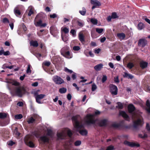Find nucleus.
<instances>
[{"label":"nucleus","instance_id":"49530a36","mask_svg":"<svg viewBox=\"0 0 150 150\" xmlns=\"http://www.w3.org/2000/svg\"><path fill=\"white\" fill-rule=\"evenodd\" d=\"M2 22L4 23H9V22L8 20L6 18H4L3 19Z\"/></svg>","mask_w":150,"mask_h":150},{"label":"nucleus","instance_id":"4d7b16f0","mask_svg":"<svg viewBox=\"0 0 150 150\" xmlns=\"http://www.w3.org/2000/svg\"><path fill=\"white\" fill-rule=\"evenodd\" d=\"M57 17V16L56 14L55 13H54L53 14L50 15V18H56Z\"/></svg>","mask_w":150,"mask_h":150},{"label":"nucleus","instance_id":"6e6d98bb","mask_svg":"<svg viewBox=\"0 0 150 150\" xmlns=\"http://www.w3.org/2000/svg\"><path fill=\"white\" fill-rule=\"evenodd\" d=\"M100 51V49L98 48L97 49H95L94 50V52L96 54H99Z\"/></svg>","mask_w":150,"mask_h":150},{"label":"nucleus","instance_id":"473e14b6","mask_svg":"<svg viewBox=\"0 0 150 150\" xmlns=\"http://www.w3.org/2000/svg\"><path fill=\"white\" fill-rule=\"evenodd\" d=\"M117 105L116 107L117 108L120 109H122L123 107V106L122 103L120 102L117 103Z\"/></svg>","mask_w":150,"mask_h":150},{"label":"nucleus","instance_id":"f704fd0d","mask_svg":"<svg viewBox=\"0 0 150 150\" xmlns=\"http://www.w3.org/2000/svg\"><path fill=\"white\" fill-rule=\"evenodd\" d=\"M104 30L103 28H96V31L99 34H100L103 32Z\"/></svg>","mask_w":150,"mask_h":150},{"label":"nucleus","instance_id":"9b49d317","mask_svg":"<svg viewBox=\"0 0 150 150\" xmlns=\"http://www.w3.org/2000/svg\"><path fill=\"white\" fill-rule=\"evenodd\" d=\"M124 144L126 145L131 147H133L135 146L139 147V144L133 142H129L127 141H124Z\"/></svg>","mask_w":150,"mask_h":150},{"label":"nucleus","instance_id":"13d9d810","mask_svg":"<svg viewBox=\"0 0 150 150\" xmlns=\"http://www.w3.org/2000/svg\"><path fill=\"white\" fill-rule=\"evenodd\" d=\"M44 64L45 66H49L50 64V62H44Z\"/></svg>","mask_w":150,"mask_h":150},{"label":"nucleus","instance_id":"aec40b11","mask_svg":"<svg viewBox=\"0 0 150 150\" xmlns=\"http://www.w3.org/2000/svg\"><path fill=\"white\" fill-rule=\"evenodd\" d=\"M103 65L102 64H100L97 65L94 67L96 71H99L103 67Z\"/></svg>","mask_w":150,"mask_h":150},{"label":"nucleus","instance_id":"393cba45","mask_svg":"<svg viewBox=\"0 0 150 150\" xmlns=\"http://www.w3.org/2000/svg\"><path fill=\"white\" fill-rule=\"evenodd\" d=\"M35 121V119L33 117H31L28 119L27 122L28 124H30L34 123Z\"/></svg>","mask_w":150,"mask_h":150},{"label":"nucleus","instance_id":"bb28decb","mask_svg":"<svg viewBox=\"0 0 150 150\" xmlns=\"http://www.w3.org/2000/svg\"><path fill=\"white\" fill-rule=\"evenodd\" d=\"M144 28V25L142 23H139L137 25V28L139 30H142Z\"/></svg>","mask_w":150,"mask_h":150},{"label":"nucleus","instance_id":"bf43d9fd","mask_svg":"<svg viewBox=\"0 0 150 150\" xmlns=\"http://www.w3.org/2000/svg\"><path fill=\"white\" fill-rule=\"evenodd\" d=\"M10 54V52L8 51H7L6 52H4V55H8Z\"/></svg>","mask_w":150,"mask_h":150},{"label":"nucleus","instance_id":"f03ea898","mask_svg":"<svg viewBox=\"0 0 150 150\" xmlns=\"http://www.w3.org/2000/svg\"><path fill=\"white\" fill-rule=\"evenodd\" d=\"M80 119V117L79 115H76L72 117V120L74 126V129L77 131L79 132L82 135H86L88 132L85 129H82L84 127L83 125L81 124L79 120Z\"/></svg>","mask_w":150,"mask_h":150},{"label":"nucleus","instance_id":"6ab92c4d","mask_svg":"<svg viewBox=\"0 0 150 150\" xmlns=\"http://www.w3.org/2000/svg\"><path fill=\"white\" fill-rule=\"evenodd\" d=\"M78 37L79 40L81 42H83L85 41L84 36L82 33L81 32L79 33V34Z\"/></svg>","mask_w":150,"mask_h":150},{"label":"nucleus","instance_id":"de8ad7c7","mask_svg":"<svg viewBox=\"0 0 150 150\" xmlns=\"http://www.w3.org/2000/svg\"><path fill=\"white\" fill-rule=\"evenodd\" d=\"M81 142L79 140H78L75 142L74 143V145L76 146H78L81 145Z\"/></svg>","mask_w":150,"mask_h":150},{"label":"nucleus","instance_id":"1a4fd4ad","mask_svg":"<svg viewBox=\"0 0 150 150\" xmlns=\"http://www.w3.org/2000/svg\"><path fill=\"white\" fill-rule=\"evenodd\" d=\"M52 134V132L50 129H47V135L46 136H44L40 137V139L42 141L46 142L48 141L49 139L48 138L47 136H51Z\"/></svg>","mask_w":150,"mask_h":150},{"label":"nucleus","instance_id":"052dcab7","mask_svg":"<svg viewBox=\"0 0 150 150\" xmlns=\"http://www.w3.org/2000/svg\"><path fill=\"white\" fill-rule=\"evenodd\" d=\"M109 67L111 68H113L114 67L113 64L112 62H110L108 64Z\"/></svg>","mask_w":150,"mask_h":150},{"label":"nucleus","instance_id":"2f4dec72","mask_svg":"<svg viewBox=\"0 0 150 150\" xmlns=\"http://www.w3.org/2000/svg\"><path fill=\"white\" fill-rule=\"evenodd\" d=\"M61 30L65 33H67L69 32V30L68 28L66 27H62L61 28Z\"/></svg>","mask_w":150,"mask_h":150},{"label":"nucleus","instance_id":"2eb2a0df","mask_svg":"<svg viewBox=\"0 0 150 150\" xmlns=\"http://www.w3.org/2000/svg\"><path fill=\"white\" fill-rule=\"evenodd\" d=\"M107 120L105 119L103 120H98L95 123H98L99 125L100 126H105L107 124Z\"/></svg>","mask_w":150,"mask_h":150},{"label":"nucleus","instance_id":"5fc2aeb1","mask_svg":"<svg viewBox=\"0 0 150 150\" xmlns=\"http://www.w3.org/2000/svg\"><path fill=\"white\" fill-rule=\"evenodd\" d=\"M7 144L8 145L12 146L14 144V142L12 141H10L7 142Z\"/></svg>","mask_w":150,"mask_h":150},{"label":"nucleus","instance_id":"b1692460","mask_svg":"<svg viewBox=\"0 0 150 150\" xmlns=\"http://www.w3.org/2000/svg\"><path fill=\"white\" fill-rule=\"evenodd\" d=\"M117 36L120 39H124L125 37V34L123 33H118L117 34Z\"/></svg>","mask_w":150,"mask_h":150},{"label":"nucleus","instance_id":"c85d7f7f","mask_svg":"<svg viewBox=\"0 0 150 150\" xmlns=\"http://www.w3.org/2000/svg\"><path fill=\"white\" fill-rule=\"evenodd\" d=\"M91 22L94 25H96L98 23V21L97 19L94 18H92L91 19Z\"/></svg>","mask_w":150,"mask_h":150},{"label":"nucleus","instance_id":"37998d69","mask_svg":"<svg viewBox=\"0 0 150 150\" xmlns=\"http://www.w3.org/2000/svg\"><path fill=\"white\" fill-rule=\"evenodd\" d=\"M77 23L78 25L81 27H83L84 25V23L83 21H78Z\"/></svg>","mask_w":150,"mask_h":150},{"label":"nucleus","instance_id":"e2e57ef3","mask_svg":"<svg viewBox=\"0 0 150 150\" xmlns=\"http://www.w3.org/2000/svg\"><path fill=\"white\" fill-rule=\"evenodd\" d=\"M146 129L148 131H150V126L148 123L146 124Z\"/></svg>","mask_w":150,"mask_h":150},{"label":"nucleus","instance_id":"6e6552de","mask_svg":"<svg viewBox=\"0 0 150 150\" xmlns=\"http://www.w3.org/2000/svg\"><path fill=\"white\" fill-rule=\"evenodd\" d=\"M39 16V15H38L35 18L34 21L35 24L37 26L45 27L47 25L46 23H42V21L41 20H39L38 21H37V18Z\"/></svg>","mask_w":150,"mask_h":150},{"label":"nucleus","instance_id":"423d86ee","mask_svg":"<svg viewBox=\"0 0 150 150\" xmlns=\"http://www.w3.org/2000/svg\"><path fill=\"white\" fill-rule=\"evenodd\" d=\"M32 136L30 135H26L24 139V141L25 144L30 147L34 146L33 143L31 142Z\"/></svg>","mask_w":150,"mask_h":150},{"label":"nucleus","instance_id":"f257e3e1","mask_svg":"<svg viewBox=\"0 0 150 150\" xmlns=\"http://www.w3.org/2000/svg\"><path fill=\"white\" fill-rule=\"evenodd\" d=\"M129 112L132 114V118L134 120L136 118L137 120L134 121L133 126L134 128H137L139 126H141L144 123L143 120L141 116L136 113H132L135 109V107L133 105L129 104L128 107Z\"/></svg>","mask_w":150,"mask_h":150},{"label":"nucleus","instance_id":"338daca9","mask_svg":"<svg viewBox=\"0 0 150 150\" xmlns=\"http://www.w3.org/2000/svg\"><path fill=\"white\" fill-rule=\"evenodd\" d=\"M23 103L22 102H19L17 103V105L19 106H22L23 105Z\"/></svg>","mask_w":150,"mask_h":150},{"label":"nucleus","instance_id":"72a5a7b5","mask_svg":"<svg viewBox=\"0 0 150 150\" xmlns=\"http://www.w3.org/2000/svg\"><path fill=\"white\" fill-rule=\"evenodd\" d=\"M97 88V86L94 83H93L92 85L91 90L92 91H94Z\"/></svg>","mask_w":150,"mask_h":150},{"label":"nucleus","instance_id":"864d4df0","mask_svg":"<svg viewBox=\"0 0 150 150\" xmlns=\"http://www.w3.org/2000/svg\"><path fill=\"white\" fill-rule=\"evenodd\" d=\"M113 149L114 146L112 145H110L107 148L106 150H112Z\"/></svg>","mask_w":150,"mask_h":150},{"label":"nucleus","instance_id":"a19ab883","mask_svg":"<svg viewBox=\"0 0 150 150\" xmlns=\"http://www.w3.org/2000/svg\"><path fill=\"white\" fill-rule=\"evenodd\" d=\"M139 137L142 138H146L148 136L147 135L146 133L144 134L143 135L142 134H139Z\"/></svg>","mask_w":150,"mask_h":150},{"label":"nucleus","instance_id":"39448f33","mask_svg":"<svg viewBox=\"0 0 150 150\" xmlns=\"http://www.w3.org/2000/svg\"><path fill=\"white\" fill-rule=\"evenodd\" d=\"M69 137H71L72 134L71 131L68 129H65L60 132H58L57 133V136L59 139H64L67 135V134Z\"/></svg>","mask_w":150,"mask_h":150},{"label":"nucleus","instance_id":"8fccbe9b","mask_svg":"<svg viewBox=\"0 0 150 150\" xmlns=\"http://www.w3.org/2000/svg\"><path fill=\"white\" fill-rule=\"evenodd\" d=\"M107 79V76L105 75H103L102 79V81L103 83H104L106 81Z\"/></svg>","mask_w":150,"mask_h":150},{"label":"nucleus","instance_id":"680f3d73","mask_svg":"<svg viewBox=\"0 0 150 150\" xmlns=\"http://www.w3.org/2000/svg\"><path fill=\"white\" fill-rule=\"evenodd\" d=\"M35 56L38 58V59L39 60H41V59H40L39 58L41 57V54H36Z\"/></svg>","mask_w":150,"mask_h":150},{"label":"nucleus","instance_id":"4c0bfd02","mask_svg":"<svg viewBox=\"0 0 150 150\" xmlns=\"http://www.w3.org/2000/svg\"><path fill=\"white\" fill-rule=\"evenodd\" d=\"M111 16L112 18L113 19H115L118 18L117 13L115 12L112 13Z\"/></svg>","mask_w":150,"mask_h":150},{"label":"nucleus","instance_id":"79ce46f5","mask_svg":"<svg viewBox=\"0 0 150 150\" xmlns=\"http://www.w3.org/2000/svg\"><path fill=\"white\" fill-rule=\"evenodd\" d=\"M134 66V64L131 62L129 63L127 65V67L130 69H132Z\"/></svg>","mask_w":150,"mask_h":150},{"label":"nucleus","instance_id":"c03bdc74","mask_svg":"<svg viewBox=\"0 0 150 150\" xmlns=\"http://www.w3.org/2000/svg\"><path fill=\"white\" fill-rule=\"evenodd\" d=\"M64 70L66 72L69 73H71L73 72V71L71 70H70L68 69L67 67H65L64 69Z\"/></svg>","mask_w":150,"mask_h":150},{"label":"nucleus","instance_id":"412c9836","mask_svg":"<svg viewBox=\"0 0 150 150\" xmlns=\"http://www.w3.org/2000/svg\"><path fill=\"white\" fill-rule=\"evenodd\" d=\"M146 109L147 111L149 112H150V103L149 100L146 101Z\"/></svg>","mask_w":150,"mask_h":150},{"label":"nucleus","instance_id":"f8f14e48","mask_svg":"<svg viewBox=\"0 0 150 150\" xmlns=\"http://www.w3.org/2000/svg\"><path fill=\"white\" fill-rule=\"evenodd\" d=\"M91 2L92 4L94 5L92 8V9H93L97 6H100L101 5L100 3L97 0H91Z\"/></svg>","mask_w":150,"mask_h":150},{"label":"nucleus","instance_id":"ddd939ff","mask_svg":"<svg viewBox=\"0 0 150 150\" xmlns=\"http://www.w3.org/2000/svg\"><path fill=\"white\" fill-rule=\"evenodd\" d=\"M45 94H35V98L36 102L39 104H41V102L40 100L41 99H42L45 96Z\"/></svg>","mask_w":150,"mask_h":150},{"label":"nucleus","instance_id":"7ed1b4c3","mask_svg":"<svg viewBox=\"0 0 150 150\" xmlns=\"http://www.w3.org/2000/svg\"><path fill=\"white\" fill-rule=\"evenodd\" d=\"M100 113V112L99 111L96 110L95 112V114H87L84 118V122L87 125L95 124L98 121V119H95V115H98Z\"/></svg>","mask_w":150,"mask_h":150},{"label":"nucleus","instance_id":"9d476101","mask_svg":"<svg viewBox=\"0 0 150 150\" xmlns=\"http://www.w3.org/2000/svg\"><path fill=\"white\" fill-rule=\"evenodd\" d=\"M110 91L111 93L113 95H116L117 94V87L113 84H110L109 86Z\"/></svg>","mask_w":150,"mask_h":150},{"label":"nucleus","instance_id":"c756f323","mask_svg":"<svg viewBox=\"0 0 150 150\" xmlns=\"http://www.w3.org/2000/svg\"><path fill=\"white\" fill-rule=\"evenodd\" d=\"M67 91L66 88H60L59 90V91L61 93H65Z\"/></svg>","mask_w":150,"mask_h":150},{"label":"nucleus","instance_id":"69168bd1","mask_svg":"<svg viewBox=\"0 0 150 150\" xmlns=\"http://www.w3.org/2000/svg\"><path fill=\"white\" fill-rule=\"evenodd\" d=\"M106 39V38L105 37H103L100 39V41L101 42H103Z\"/></svg>","mask_w":150,"mask_h":150},{"label":"nucleus","instance_id":"cd10ccee","mask_svg":"<svg viewBox=\"0 0 150 150\" xmlns=\"http://www.w3.org/2000/svg\"><path fill=\"white\" fill-rule=\"evenodd\" d=\"M125 74L124 75V77H127L129 79H132L133 77V76L131 74H128L125 72Z\"/></svg>","mask_w":150,"mask_h":150},{"label":"nucleus","instance_id":"20e7f679","mask_svg":"<svg viewBox=\"0 0 150 150\" xmlns=\"http://www.w3.org/2000/svg\"><path fill=\"white\" fill-rule=\"evenodd\" d=\"M12 85L15 86V93L19 97H21L25 92L24 88L20 86V83L17 81H13L11 82Z\"/></svg>","mask_w":150,"mask_h":150},{"label":"nucleus","instance_id":"a18cd8bd","mask_svg":"<svg viewBox=\"0 0 150 150\" xmlns=\"http://www.w3.org/2000/svg\"><path fill=\"white\" fill-rule=\"evenodd\" d=\"M6 117V114L5 113H0V118H4Z\"/></svg>","mask_w":150,"mask_h":150},{"label":"nucleus","instance_id":"603ef678","mask_svg":"<svg viewBox=\"0 0 150 150\" xmlns=\"http://www.w3.org/2000/svg\"><path fill=\"white\" fill-rule=\"evenodd\" d=\"M114 81L115 82L118 83L119 82V81L118 79V76H117L116 77H115L114 78Z\"/></svg>","mask_w":150,"mask_h":150},{"label":"nucleus","instance_id":"ea45409f","mask_svg":"<svg viewBox=\"0 0 150 150\" xmlns=\"http://www.w3.org/2000/svg\"><path fill=\"white\" fill-rule=\"evenodd\" d=\"M73 37H75L76 36V31L74 29H71L70 32Z\"/></svg>","mask_w":150,"mask_h":150},{"label":"nucleus","instance_id":"4be33fe9","mask_svg":"<svg viewBox=\"0 0 150 150\" xmlns=\"http://www.w3.org/2000/svg\"><path fill=\"white\" fill-rule=\"evenodd\" d=\"M30 45L34 47H37L38 45V42L36 41H31L30 42Z\"/></svg>","mask_w":150,"mask_h":150},{"label":"nucleus","instance_id":"dca6fc26","mask_svg":"<svg viewBox=\"0 0 150 150\" xmlns=\"http://www.w3.org/2000/svg\"><path fill=\"white\" fill-rule=\"evenodd\" d=\"M119 115L122 116L126 120L129 121V116L125 111H120L119 112Z\"/></svg>","mask_w":150,"mask_h":150},{"label":"nucleus","instance_id":"0eeeda50","mask_svg":"<svg viewBox=\"0 0 150 150\" xmlns=\"http://www.w3.org/2000/svg\"><path fill=\"white\" fill-rule=\"evenodd\" d=\"M52 80L56 84L58 85L61 84L64 82L62 79L57 75L54 76L52 77Z\"/></svg>","mask_w":150,"mask_h":150},{"label":"nucleus","instance_id":"0e129e2a","mask_svg":"<svg viewBox=\"0 0 150 150\" xmlns=\"http://www.w3.org/2000/svg\"><path fill=\"white\" fill-rule=\"evenodd\" d=\"M67 98V99L68 100H71V95L70 94H68Z\"/></svg>","mask_w":150,"mask_h":150},{"label":"nucleus","instance_id":"09e8293b","mask_svg":"<svg viewBox=\"0 0 150 150\" xmlns=\"http://www.w3.org/2000/svg\"><path fill=\"white\" fill-rule=\"evenodd\" d=\"M80 49V47L79 46H74L73 47V49L74 51H79Z\"/></svg>","mask_w":150,"mask_h":150},{"label":"nucleus","instance_id":"774afa93","mask_svg":"<svg viewBox=\"0 0 150 150\" xmlns=\"http://www.w3.org/2000/svg\"><path fill=\"white\" fill-rule=\"evenodd\" d=\"M144 19L146 21L150 24V20L149 19L147 18H144Z\"/></svg>","mask_w":150,"mask_h":150},{"label":"nucleus","instance_id":"c9c22d12","mask_svg":"<svg viewBox=\"0 0 150 150\" xmlns=\"http://www.w3.org/2000/svg\"><path fill=\"white\" fill-rule=\"evenodd\" d=\"M14 12L17 16H18L21 14V12L20 11L17 9H15L14 10Z\"/></svg>","mask_w":150,"mask_h":150},{"label":"nucleus","instance_id":"7c9ffc66","mask_svg":"<svg viewBox=\"0 0 150 150\" xmlns=\"http://www.w3.org/2000/svg\"><path fill=\"white\" fill-rule=\"evenodd\" d=\"M62 40L65 42H67V41L68 40V38L67 36L66 35L64 36L62 35Z\"/></svg>","mask_w":150,"mask_h":150},{"label":"nucleus","instance_id":"3c124183","mask_svg":"<svg viewBox=\"0 0 150 150\" xmlns=\"http://www.w3.org/2000/svg\"><path fill=\"white\" fill-rule=\"evenodd\" d=\"M30 67L31 66L30 65H28L27 70H26V72L27 73H30L31 72Z\"/></svg>","mask_w":150,"mask_h":150},{"label":"nucleus","instance_id":"a211bd4d","mask_svg":"<svg viewBox=\"0 0 150 150\" xmlns=\"http://www.w3.org/2000/svg\"><path fill=\"white\" fill-rule=\"evenodd\" d=\"M27 10L29 11L28 14V16H30L34 13V8L33 6H30L28 7Z\"/></svg>","mask_w":150,"mask_h":150},{"label":"nucleus","instance_id":"5701e85b","mask_svg":"<svg viewBox=\"0 0 150 150\" xmlns=\"http://www.w3.org/2000/svg\"><path fill=\"white\" fill-rule=\"evenodd\" d=\"M147 65V63L146 62L142 61L140 63V67L142 68H144L146 67Z\"/></svg>","mask_w":150,"mask_h":150},{"label":"nucleus","instance_id":"e433bc0d","mask_svg":"<svg viewBox=\"0 0 150 150\" xmlns=\"http://www.w3.org/2000/svg\"><path fill=\"white\" fill-rule=\"evenodd\" d=\"M86 12V9L84 8H83V10L80 11H79V12L80 13V14L83 16L85 14Z\"/></svg>","mask_w":150,"mask_h":150},{"label":"nucleus","instance_id":"a878e982","mask_svg":"<svg viewBox=\"0 0 150 150\" xmlns=\"http://www.w3.org/2000/svg\"><path fill=\"white\" fill-rule=\"evenodd\" d=\"M52 59V60H53L54 62H57L60 61V58L59 56H57L53 57Z\"/></svg>","mask_w":150,"mask_h":150},{"label":"nucleus","instance_id":"4468645a","mask_svg":"<svg viewBox=\"0 0 150 150\" xmlns=\"http://www.w3.org/2000/svg\"><path fill=\"white\" fill-rule=\"evenodd\" d=\"M64 48H62L60 51L61 54L64 57L68 59L71 58L72 57L70 55V52L69 51H67L65 53L64 52Z\"/></svg>","mask_w":150,"mask_h":150},{"label":"nucleus","instance_id":"f3484780","mask_svg":"<svg viewBox=\"0 0 150 150\" xmlns=\"http://www.w3.org/2000/svg\"><path fill=\"white\" fill-rule=\"evenodd\" d=\"M147 44V41L144 39H141L139 40L138 42V45H140L142 47H144Z\"/></svg>","mask_w":150,"mask_h":150},{"label":"nucleus","instance_id":"58836bf2","mask_svg":"<svg viewBox=\"0 0 150 150\" xmlns=\"http://www.w3.org/2000/svg\"><path fill=\"white\" fill-rule=\"evenodd\" d=\"M22 117L23 115L21 114L16 115L15 116V117L16 119H20L22 118Z\"/></svg>","mask_w":150,"mask_h":150}]
</instances>
